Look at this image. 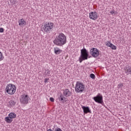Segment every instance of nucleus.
Here are the masks:
<instances>
[{
    "label": "nucleus",
    "instance_id": "b1692460",
    "mask_svg": "<svg viewBox=\"0 0 131 131\" xmlns=\"http://www.w3.org/2000/svg\"><path fill=\"white\" fill-rule=\"evenodd\" d=\"M49 80H50V79L49 78H46L45 79L44 82H45V83H48V81Z\"/></svg>",
    "mask_w": 131,
    "mask_h": 131
},
{
    "label": "nucleus",
    "instance_id": "f3484780",
    "mask_svg": "<svg viewBox=\"0 0 131 131\" xmlns=\"http://www.w3.org/2000/svg\"><path fill=\"white\" fill-rule=\"evenodd\" d=\"M5 121L7 122V123H12L13 119H12L10 117H6L5 118Z\"/></svg>",
    "mask_w": 131,
    "mask_h": 131
},
{
    "label": "nucleus",
    "instance_id": "6ab92c4d",
    "mask_svg": "<svg viewBox=\"0 0 131 131\" xmlns=\"http://www.w3.org/2000/svg\"><path fill=\"white\" fill-rule=\"evenodd\" d=\"M8 116L12 119H14V118H16V116H17V115H16V114H15L14 113H10L9 115Z\"/></svg>",
    "mask_w": 131,
    "mask_h": 131
},
{
    "label": "nucleus",
    "instance_id": "cd10ccee",
    "mask_svg": "<svg viewBox=\"0 0 131 131\" xmlns=\"http://www.w3.org/2000/svg\"><path fill=\"white\" fill-rule=\"evenodd\" d=\"M47 131H53V130H52V129L50 128V129H48Z\"/></svg>",
    "mask_w": 131,
    "mask_h": 131
},
{
    "label": "nucleus",
    "instance_id": "aec40b11",
    "mask_svg": "<svg viewBox=\"0 0 131 131\" xmlns=\"http://www.w3.org/2000/svg\"><path fill=\"white\" fill-rule=\"evenodd\" d=\"M51 74V72L49 70H46L45 72V75L49 76Z\"/></svg>",
    "mask_w": 131,
    "mask_h": 131
},
{
    "label": "nucleus",
    "instance_id": "bb28decb",
    "mask_svg": "<svg viewBox=\"0 0 131 131\" xmlns=\"http://www.w3.org/2000/svg\"><path fill=\"white\" fill-rule=\"evenodd\" d=\"M110 13L111 15H113L114 14H115V11H110Z\"/></svg>",
    "mask_w": 131,
    "mask_h": 131
},
{
    "label": "nucleus",
    "instance_id": "2eb2a0df",
    "mask_svg": "<svg viewBox=\"0 0 131 131\" xmlns=\"http://www.w3.org/2000/svg\"><path fill=\"white\" fill-rule=\"evenodd\" d=\"M125 71L126 73H128V74H131V67L129 66H126Z\"/></svg>",
    "mask_w": 131,
    "mask_h": 131
},
{
    "label": "nucleus",
    "instance_id": "dca6fc26",
    "mask_svg": "<svg viewBox=\"0 0 131 131\" xmlns=\"http://www.w3.org/2000/svg\"><path fill=\"white\" fill-rule=\"evenodd\" d=\"M58 100L59 101H60V102H62V103H64V100L65 101V102H66V97H64V96H63V95L61 94L59 97H58Z\"/></svg>",
    "mask_w": 131,
    "mask_h": 131
},
{
    "label": "nucleus",
    "instance_id": "a878e982",
    "mask_svg": "<svg viewBox=\"0 0 131 131\" xmlns=\"http://www.w3.org/2000/svg\"><path fill=\"white\" fill-rule=\"evenodd\" d=\"M50 100L51 102H54L55 101V99H54V98H53V97H50Z\"/></svg>",
    "mask_w": 131,
    "mask_h": 131
},
{
    "label": "nucleus",
    "instance_id": "6e6552de",
    "mask_svg": "<svg viewBox=\"0 0 131 131\" xmlns=\"http://www.w3.org/2000/svg\"><path fill=\"white\" fill-rule=\"evenodd\" d=\"M90 54L93 57V58H97V57H99L100 52L97 48H93L90 49Z\"/></svg>",
    "mask_w": 131,
    "mask_h": 131
},
{
    "label": "nucleus",
    "instance_id": "f257e3e1",
    "mask_svg": "<svg viewBox=\"0 0 131 131\" xmlns=\"http://www.w3.org/2000/svg\"><path fill=\"white\" fill-rule=\"evenodd\" d=\"M67 42V38L64 34L61 33L56 36L53 40V43L58 47H63Z\"/></svg>",
    "mask_w": 131,
    "mask_h": 131
},
{
    "label": "nucleus",
    "instance_id": "a211bd4d",
    "mask_svg": "<svg viewBox=\"0 0 131 131\" xmlns=\"http://www.w3.org/2000/svg\"><path fill=\"white\" fill-rule=\"evenodd\" d=\"M15 105H16V102L15 101H14V100H10L8 102V106L10 107H14V106H15Z\"/></svg>",
    "mask_w": 131,
    "mask_h": 131
},
{
    "label": "nucleus",
    "instance_id": "4468645a",
    "mask_svg": "<svg viewBox=\"0 0 131 131\" xmlns=\"http://www.w3.org/2000/svg\"><path fill=\"white\" fill-rule=\"evenodd\" d=\"M54 51L55 55H60V54L62 53V50L60 49V48L58 47L54 48Z\"/></svg>",
    "mask_w": 131,
    "mask_h": 131
},
{
    "label": "nucleus",
    "instance_id": "393cba45",
    "mask_svg": "<svg viewBox=\"0 0 131 131\" xmlns=\"http://www.w3.org/2000/svg\"><path fill=\"white\" fill-rule=\"evenodd\" d=\"M4 31H5V29H4V28H0V32L1 33H3V32H4Z\"/></svg>",
    "mask_w": 131,
    "mask_h": 131
},
{
    "label": "nucleus",
    "instance_id": "5701e85b",
    "mask_svg": "<svg viewBox=\"0 0 131 131\" xmlns=\"http://www.w3.org/2000/svg\"><path fill=\"white\" fill-rule=\"evenodd\" d=\"M122 86H123V84L120 83L118 84V89H122Z\"/></svg>",
    "mask_w": 131,
    "mask_h": 131
},
{
    "label": "nucleus",
    "instance_id": "f03ea898",
    "mask_svg": "<svg viewBox=\"0 0 131 131\" xmlns=\"http://www.w3.org/2000/svg\"><path fill=\"white\" fill-rule=\"evenodd\" d=\"M91 57L86 49L83 48L80 50V56L79 58V63H82V61L88 60L89 58H91Z\"/></svg>",
    "mask_w": 131,
    "mask_h": 131
},
{
    "label": "nucleus",
    "instance_id": "423d86ee",
    "mask_svg": "<svg viewBox=\"0 0 131 131\" xmlns=\"http://www.w3.org/2000/svg\"><path fill=\"white\" fill-rule=\"evenodd\" d=\"M93 99L96 103H98V104H101L102 106H105L104 101H103V95L101 94L98 93V95L94 97Z\"/></svg>",
    "mask_w": 131,
    "mask_h": 131
},
{
    "label": "nucleus",
    "instance_id": "1a4fd4ad",
    "mask_svg": "<svg viewBox=\"0 0 131 131\" xmlns=\"http://www.w3.org/2000/svg\"><path fill=\"white\" fill-rule=\"evenodd\" d=\"M89 18L92 20H97L98 18H99V15H98V13L96 12H91L89 13Z\"/></svg>",
    "mask_w": 131,
    "mask_h": 131
},
{
    "label": "nucleus",
    "instance_id": "7ed1b4c3",
    "mask_svg": "<svg viewBox=\"0 0 131 131\" xmlns=\"http://www.w3.org/2000/svg\"><path fill=\"white\" fill-rule=\"evenodd\" d=\"M54 27V23L51 22L46 23L44 24V25L42 27V31L46 32L47 33L52 31L53 28Z\"/></svg>",
    "mask_w": 131,
    "mask_h": 131
},
{
    "label": "nucleus",
    "instance_id": "4be33fe9",
    "mask_svg": "<svg viewBox=\"0 0 131 131\" xmlns=\"http://www.w3.org/2000/svg\"><path fill=\"white\" fill-rule=\"evenodd\" d=\"M4 60V57H3V54L0 52V61H3Z\"/></svg>",
    "mask_w": 131,
    "mask_h": 131
},
{
    "label": "nucleus",
    "instance_id": "39448f33",
    "mask_svg": "<svg viewBox=\"0 0 131 131\" xmlns=\"http://www.w3.org/2000/svg\"><path fill=\"white\" fill-rule=\"evenodd\" d=\"M84 88H85V86L82 82L77 81L75 87L76 93H83L84 92Z\"/></svg>",
    "mask_w": 131,
    "mask_h": 131
},
{
    "label": "nucleus",
    "instance_id": "9d476101",
    "mask_svg": "<svg viewBox=\"0 0 131 131\" xmlns=\"http://www.w3.org/2000/svg\"><path fill=\"white\" fill-rule=\"evenodd\" d=\"M63 96L64 97H66V98H68V97H71V95H72V92L69 90L68 89H66L64 90H63Z\"/></svg>",
    "mask_w": 131,
    "mask_h": 131
},
{
    "label": "nucleus",
    "instance_id": "0eeeda50",
    "mask_svg": "<svg viewBox=\"0 0 131 131\" xmlns=\"http://www.w3.org/2000/svg\"><path fill=\"white\" fill-rule=\"evenodd\" d=\"M19 100L21 104H28L29 102V96L24 94L20 96Z\"/></svg>",
    "mask_w": 131,
    "mask_h": 131
},
{
    "label": "nucleus",
    "instance_id": "f8f14e48",
    "mask_svg": "<svg viewBox=\"0 0 131 131\" xmlns=\"http://www.w3.org/2000/svg\"><path fill=\"white\" fill-rule=\"evenodd\" d=\"M105 45L106 47H108L109 48H111L112 50H116L117 48L115 45H113L110 41H107V42H105Z\"/></svg>",
    "mask_w": 131,
    "mask_h": 131
},
{
    "label": "nucleus",
    "instance_id": "9b49d317",
    "mask_svg": "<svg viewBox=\"0 0 131 131\" xmlns=\"http://www.w3.org/2000/svg\"><path fill=\"white\" fill-rule=\"evenodd\" d=\"M81 108L83 109L84 114H88V113H92V111L90 109L89 106L81 105Z\"/></svg>",
    "mask_w": 131,
    "mask_h": 131
},
{
    "label": "nucleus",
    "instance_id": "ddd939ff",
    "mask_svg": "<svg viewBox=\"0 0 131 131\" xmlns=\"http://www.w3.org/2000/svg\"><path fill=\"white\" fill-rule=\"evenodd\" d=\"M18 25L19 26H20V27H23L26 25V21L24 20L23 18H21L18 19Z\"/></svg>",
    "mask_w": 131,
    "mask_h": 131
},
{
    "label": "nucleus",
    "instance_id": "20e7f679",
    "mask_svg": "<svg viewBox=\"0 0 131 131\" xmlns=\"http://www.w3.org/2000/svg\"><path fill=\"white\" fill-rule=\"evenodd\" d=\"M6 92L9 95H14L16 93V86L12 83L7 84L6 88Z\"/></svg>",
    "mask_w": 131,
    "mask_h": 131
},
{
    "label": "nucleus",
    "instance_id": "412c9836",
    "mask_svg": "<svg viewBox=\"0 0 131 131\" xmlns=\"http://www.w3.org/2000/svg\"><path fill=\"white\" fill-rule=\"evenodd\" d=\"M90 77H91V78H92V79H95V78H96V76L95 75V74H91L90 75Z\"/></svg>",
    "mask_w": 131,
    "mask_h": 131
}]
</instances>
